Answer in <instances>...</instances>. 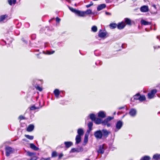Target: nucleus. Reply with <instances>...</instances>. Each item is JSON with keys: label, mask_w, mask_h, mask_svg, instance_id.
<instances>
[{"label": "nucleus", "mask_w": 160, "mask_h": 160, "mask_svg": "<svg viewBox=\"0 0 160 160\" xmlns=\"http://www.w3.org/2000/svg\"><path fill=\"white\" fill-rule=\"evenodd\" d=\"M24 136L26 138L30 140H33L34 138V137L33 136H30L28 135L25 134Z\"/></svg>", "instance_id": "nucleus-30"}, {"label": "nucleus", "mask_w": 160, "mask_h": 160, "mask_svg": "<svg viewBox=\"0 0 160 160\" xmlns=\"http://www.w3.org/2000/svg\"><path fill=\"white\" fill-rule=\"evenodd\" d=\"M83 149L82 147L73 148L71 150V152H79L83 151Z\"/></svg>", "instance_id": "nucleus-5"}, {"label": "nucleus", "mask_w": 160, "mask_h": 160, "mask_svg": "<svg viewBox=\"0 0 160 160\" xmlns=\"http://www.w3.org/2000/svg\"><path fill=\"white\" fill-rule=\"evenodd\" d=\"M68 7L69 9L70 10V7L69 6H68Z\"/></svg>", "instance_id": "nucleus-61"}, {"label": "nucleus", "mask_w": 160, "mask_h": 160, "mask_svg": "<svg viewBox=\"0 0 160 160\" xmlns=\"http://www.w3.org/2000/svg\"><path fill=\"white\" fill-rule=\"evenodd\" d=\"M17 0H8V2L9 4L12 5V4H15Z\"/></svg>", "instance_id": "nucleus-25"}, {"label": "nucleus", "mask_w": 160, "mask_h": 160, "mask_svg": "<svg viewBox=\"0 0 160 160\" xmlns=\"http://www.w3.org/2000/svg\"><path fill=\"white\" fill-rule=\"evenodd\" d=\"M98 36L100 38L104 39L107 38L108 36V35L106 32L103 31L100 29L98 32Z\"/></svg>", "instance_id": "nucleus-2"}, {"label": "nucleus", "mask_w": 160, "mask_h": 160, "mask_svg": "<svg viewBox=\"0 0 160 160\" xmlns=\"http://www.w3.org/2000/svg\"><path fill=\"white\" fill-rule=\"evenodd\" d=\"M106 7V5L105 4H102L99 5L97 7V10L98 11L101 10L105 8Z\"/></svg>", "instance_id": "nucleus-15"}, {"label": "nucleus", "mask_w": 160, "mask_h": 160, "mask_svg": "<svg viewBox=\"0 0 160 160\" xmlns=\"http://www.w3.org/2000/svg\"><path fill=\"white\" fill-rule=\"evenodd\" d=\"M129 113L131 116L132 117H134L136 115V110L134 109H132L130 110Z\"/></svg>", "instance_id": "nucleus-11"}, {"label": "nucleus", "mask_w": 160, "mask_h": 160, "mask_svg": "<svg viewBox=\"0 0 160 160\" xmlns=\"http://www.w3.org/2000/svg\"><path fill=\"white\" fill-rule=\"evenodd\" d=\"M56 19V22L58 23H59L61 21V19L58 17H57Z\"/></svg>", "instance_id": "nucleus-48"}, {"label": "nucleus", "mask_w": 160, "mask_h": 160, "mask_svg": "<svg viewBox=\"0 0 160 160\" xmlns=\"http://www.w3.org/2000/svg\"><path fill=\"white\" fill-rule=\"evenodd\" d=\"M8 17L7 15H1L0 17V22L3 21Z\"/></svg>", "instance_id": "nucleus-28"}, {"label": "nucleus", "mask_w": 160, "mask_h": 160, "mask_svg": "<svg viewBox=\"0 0 160 160\" xmlns=\"http://www.w3.org/2000/svg\"><path fill=\"white\" fill-rule=\"evenodd\" d=\"M105 13L107 15H111V13L108 12H106Z\"/></svg>", "instance_id": "nucleus-51"}, {"label": "nucleus", "mask_w": 160, "mask_h": 160, "mask_svg": "<svg viewBox=\"0 0 160 160\" xmlns=\"http://www.w3.org/2000/svg\"><path fill=\"white\" fill-rule=\"evenodd\" d=\"M126 24L123 22H122L121 23H119L117 25V27L119 29H122L124 28Z\"/></svg>", "instance_id": "nucleus-10"}, {"label": "nucleus", "mask_w": 160, "mask_h": 160, "mask_svg": "<svg viewBox=\"0 0 160 160\" xmlns=\"http://www.w3.org/2000/svg\"><path fill=\"white\" fill-rule=\"evenodd\" d=\"M150 158L148 156H145L141 158L140 160H150Z\"/></svg>", "instance_id": "nucleus-35"}, {"label": "nucleus", "mask_w": 160, "mask_h": 160, "mask_svg": "<svg viewBox=\"0 0 160 160\" xmlns=\"http://www.w3.org/2000/svg\"><path fill=\"white\" fill-rule=\"evenodd\" d=\"M94 121L96 124H99L102 123V120L99 118H96Z\"/></svg>", "instance_id": "nucleus-21"}, {"label": "nucleus", "mask_w": 160, "mask_h": 160, "mask_svg": "<svg viewBox=\"0 0 160 160\" xmlns=\"http://www.w3.org/2000/svg\"><path fill=\"white\" fill-rule=\"evenodd\" d=\"M160 155L158 154H155L153 156V158L156 160H158L160 159Z\"/></svg>", "instance_id": "nucleus-27"}, {"label": "nucleus", "mask_w": 160, "mask_h": 160, "mask_svg": "<svg viewBox=\"0 0 160 160\" xmlns=\"http://www.w3.org/2000/svg\"><path fill=\"white\" fill-rule=\"evenodd\" d=\"M122 108H123V107H120L119 108V109H122Z\"/></svg>", "instance_id": "nucleus-58"}, {"label": "nucleus", "mask_w": 160, "mask_h": 160, "mask_svg": "<svg viewBox=\"0 0 160 160\" xmlns=\"http://www.w3.org/2000/svg\"><path fill=\"white\" fill-rule=\"evenodd\" d=\"M34 126L32 124L29 125L27 129V131L29 132H32L34 128Z\"/></svg>", "instance_id": "nucleus-12"}, {"label": "nucleus", "mask_w": 160, "mask_h": 160, "mask_svg": "<svg viewBox=\"0 0 160 160\" xmlns=\"http://www.w3.org/2000/svg\"><path fill=\"white\" fill-rule=\"evenodd\" d=\"M157 38H158V36H157Z\"/></svg>", "instance_id": "nucleus-64"}, {"label": "nucleus", "mask_w": 160, "mask_h": 160, "mask_svg": "<svg viewBox=\"0 0 160 160\" xmlns=\"http://www.w3.org/2000/svg\"><path fill=\"white\" fill-rule=\"evenodd\" d=\"M113 119V117H108L106 119L109 122V121H111L112 119Z\"/></svg>", "instance_id": "nucleus-44"}, {"label": "nucleus", "mask_w": 160, "mask_h": 160, "mask_svg": "<svg viewBox=\"0 0 160 160\" xmlns=\"http://www.w3.org/2000/svg\"><path fill=\"white\" fill-rule=\"evenodd\" d=\"M65 147L68 148L70 147V142H64Z\"/></svg>", "instance_id": "nucleus-34"}, {"label": "nucleus", "mask_w": 160, "mask_h": 160, "mask_svg": "<svg viewBox=\"0 0 160 160\" xmlns=\"http://www.w3.org/2000/svg\"><path fill=\"white\" fill-rule=\"evenodd\" d=\"M94 134L95 137L97 139H101L102 136V132L100 130L95 132Z\"/></svg>", "instance_id": "nucleus-4"}, {"label": "nucleus", "mask_w": 160, "mask_h": 160, "mask_svg": "<svg viewBox=\"0 0 160 160\" xmlns=\"http://www.w3.org/2000/svg\"><path fill=\"white\" fill-rule=\"evenodd\" d=\"M78 135H79V136H82L84 134V131L83 130L82 128H79L78 130Z\"/></svg>", "instance_id": "nucleus-18"}, {"label": "nucleus", "mask_w": 160, "mask_h": 160, "mask_svg": "<svg viewBox=\"0 0 160 160\" xmlns=\"http://www.w3.org/2000/svg\"><path fill=\"white\" fill-rule=\"evenodd\" d=\"M157 92V90L156 89H154L152 90L150 92L151 93L153 94V95L155 96V94Z\"/></svg>", "instance_id": "nucleus-40"}, {"label": "nucleus", "mask_w": 160, "mask_h": 160, "mask_svg": "<svg viewBox=\"0 0 160 160\" xmlns=\"http://www.w3.org/2000/svg\"><path fill=\"white\" fill-rule=\"evenodd\" d=\"M54 93L55 96L58 98L60 94V92L58 89H56L54 91Z\"/></svg>", "instance_id": "nucleus-20"}, {"label": "nucleus", "mask_w": 160, "mask_h": 160, "mask_svg": "<svg viewBox=\"0 0 160 160\" xmlns=\"http://www.w3.org/2000/svg\"><path fill=\"white\" fill-rule=\"evenodd\" d=\"M140 11L142 12H146L149 11L148 7L144 5L142 7L140 8Z\"/></svg>", "instance_id": "nucleus-9"}, {"label": "nucleus", "mask_w": 160, "mask_h": 160, "mask_svg": "<svg viewBox=\"0 0 160 160\" xmlns=\"http://www.w3.org/2000/svg\"><path fill=\"white\" fill-rule=\"evenodd\" d=\"M19 118L21 120L24 119V117L22 115H20L19 117Z\"/></svg>", "instance_id": "nucleus-50"}, {"label": "nucleus", "mask_w": 160, "mask_h": 160, "mask_svg": "<svg viewBox=\"0 0 160 160\" xmlns=\"http://www.w3.org/2000/svg\"><path fill=\"white\" fill-rule=\"evenodd\" d=\"M52 19H51V20H49V22H50L52 20Z\"/></svg>", "instance_id": "nucleus-62"}, {"label": "nucleus", "mask_w": 160, "mask_h": 160, "mask_svg": "<svg viewBox=\"0 0 160 160\" xmlns=\"http://www.w3.org/2000/svg\"><path fill=\"white\" fill-rule=\"evenodd\" d=\"M57 156V153L55 151L53 152L52 154V157H55Z\"/></svg>", "instance_id": "nucleus-41"}, {"label": "nucleus", "mask_w": 160, "mask_h": 160, "mask_svg": "<svg viewBox=\"0 0 160 160\" xmlns=\"http://www.w3.org/2000/svg\"><path fill=\"white\" fill-rule=\"evenodd\" d=\"M123 125V123L121 121H118L116 124V126L113 129L115 132H117L119 130H120Z\"/></svg>", "instance_id": "nucleus-3"}, {"label": "nucleus", "mask_w": 160, "mask_h": 160, "mask_svg": "<svg viewBox=\"0 0 160 160\" xmlns=\"http://www.w3.org/2000/svg\"><path fill=\"white\" fill-rule=\"evenodd\" d=\"M22 40L23 42H26V41H25V40H24L23 38H22Z\"/></svg>", "instance_id": "nucleus-57"}, {"label": "nucleus", "mask_w": 160, "mask_h": 160, "mask_svg": "<svg viewBox=\"0 0 160 160\" xmlns=\"http://www.w3.org/2000/svg\"><path fill=\"white\" fill-rule=\"evenodd\" d=\"M30 110H35L36 109V108L34 106H32L30 107Z\"/></svg>", "instance_id": "nucleus-49"}, {"label": "nucleus", "mask_w": 160, "mask_h": 160, "mask_svg": "<svg viewBox=\"0 0 160 160\" xmlns=\"http://www.w3.org/2000/svg\"><path fill=\"white\" fill-rule=\"evenodd\" d=\"M139 98V100L140 102H142V101L145 100L146 99V97L144 95L141 96L140 95Z\"/></svg>", "instance_id": "nucleus-26"}, {"label": "nucleus", "mask_w": 160, "mask_h": 160, "mask_svg": "<svg viewBox=\"0 0 160 160\" xmlns=\"http://www.w3.org/2000/svg\"><path fill=\"white\" fill-rule=\"evenodd\" d=\"M92 31L93 32H96L98 30V28L96 26H93L91 28Z\"/></svg>", "instance_id": "nucleus-31"}, {"label": "nucleus", "mask_w": 160, "mask_h": 160, "mask_svg": "<svg viewBox=\"0 0 160 160\" xmlns=\"http://www.w3.org/2000/svg\"><path fill=\"white\" fill-rule=\"evenodd\" d=\"M77 14L80 17H84L85 16V14L84 11H82L78 10Z\"/></svg>", "instance_id": "nucleus-17"}, {"label": "nucleus", "mask_w": 160, "mask_h": 160, "mask_svg": "<svg viewBox=\"0 0 160 160\" xmlns=\"http://www.w3.org/2000/svg\"><path fill=\"white\" fill-rule=\"evenodd\" d=\"M110 27L112 29H114L117 27V25L116 23H111L110 24Z\"/></svg>", "instance_id": "nucleus-32"}, {"label": "nucleus", "mask_w": 160, "mask_h": 160, "mask_svg": "<svg viewBox=\"0 0 160 160\" xmlns=\"http://www.w3.org/2000/svg\"><path fill=\"white\" fill-rule=\"evenodd\" d=\"M22 140L25 142H27V140L26 139H23Z\"/></svg>", "instance_id": "nucleus-56"}, {"label": "nucleus", "mask_w": 160, "mask_h": 160, "mask_svg": "<svg viewBox=\"0 0 160 160\" xmlns=\"http://www.w3.org/2000/svg\"><path fill=\"white\" fill-rule=\"evenodd\" d=\"M93 3L92 2H91L90 3L86 5L87 8H89L93 5Z\"/></svg>", "instance_id": "nucleus-45"}, {"label": "nucleus", "mask_w": 160, "mask_h": 160, "mask_svg": "<svg viewBox=\"0 0 160 160\" xmlns=\"http://www.w3.org/2000/svg\"><path fill=\"white\" fill-rule=\"evenodd\" d=\"M101 131L102 132V136L105 137H107L110 133V131L105 129H103Z\"/></svg>", "instance_id": "nucleus-7"}, {"label": "nucleus", "mask_w": 160, "mask_h": 160, "mask_svg": "<svg viewBox=\"0 0 160 160\" xmlns=\"http://www.w3.org/2000/svg\"><path fill=\"white\" fill-rule=\"evenodd\" d=\"M106 125H107L108 127H110L111 126V124L110 123H108Z\"/></svg>", "instance_id": "nucleus-52"}, {"label": "nucleus", "mask_w": 160, "mask_h": 160, "mask_svg": "<svg viewBox=\"0 0 160 160\" xmlns=\"http://www.w3.org/2000/svg\"><path fill=\"white\" fill-rule=\"evenodd\" d=\"M37 84H35V82L34 81H33L32 82L33 85L35 87V88H36V89L39 91L40 92H41L42 90V89L37 84Z\"/></svg>", "instance_id": "nucleus-14"}, {"label": "nucleus", "mask_w": 160, "mask_h": 160, "mask_svg": "<svg viewBox=\"0 0 160 160\" xmlns=\"http://www.w3.org/2000/svg\"><path fill=\"white\" fill-rule=\"evenodd\" d=\"M108 121L105 119L102 122V124L103 125H106L108 123Z\"/></svg>", "instance_id": "nucleus-42"}, {"label": "nucleus", "mask_w": 160, "mask_h": 160, "mask_svg": "<svg viewBox=\"0 0 160 160\" xmlns=\"http://www.w3.org/2000/svg\"><path fill=\"white\" fill-rule=\"evenodd\" d=\"M30 148L34 150L38 151L39 149V148L33 143H30Z\"/></svg>", "instance_id": "nucleus-16"}, {"label": "nucleus", "mask_w": 160, "mask_h": 160, "mask_svg": "<svg viewBox=\"0 0 160 160\" xmlns=\"http://www.w3.org/2000/svg\"><path fill=\"white\" fill-rule=\"evenodd\" d=\"M70 143H71V146L72 144V143L71 142Z\"/></svg>", "instance_id": "nucleus-59"}, {"label": "nucleus", "mask_w": 160, "mask_h": 160, "mask_svg": "<svg viewBox=\"0 0 160 160\" xmlns=\"http://www.w3.org/2000/svg\"><path fill=\"white\" fill-rule=\"evenodd\" d=\"M86 160H90L89 159H86Z\"/></svg>", "instance_id": "nucleus-63"}, {"label": "nucleus", "mask_w": 160, "mask_h": 160, "mask_svg": "<svg viewBox=\"0 0 160 160\" xmlns=\"http://www.w3.org/2000/svg\"><path fill=\"white\" fill-rule=\"evenodd\" d=\"M98 116L99 118H104L106 117V114L104 111H100L98 113Z\"/></svg>", "instance_id": "nucleus-6"}, {"label": "nucleus", "mask_w": 160, "mask_h": 160, "mask_svg": "<svg viewBox=\"0 0 160 160\" xmlns=\"http://www.w3.org/2000/svg\"><path fill=\"white\" fill-rule=\"evenodd\" d=\"M27 154L29 156L32 157L36 155V153L28 151L27 152Z\"/></svg>", "instance_id": "nucleus-29"}, {"label": "nucleus", "mask_w": 160, "mask_h": 160, "mask_svg": "<svg viewBox=\"0 0 160 160\" xmlns=\"http://www.w3.org/2000/svg\"><path fill=\"white\" fill-rule=\"evenodd\" d=\"M154 97V96L153 94L149 92L148 93V98L149 99H151L153 98Z\"/></svg>", "instance_id": "nucleus-38"}, {"label": "nucleus", "mask_w": 160, "mask_h": 160, "mask_svg": "<svg viewBox=\"0 0 160 160\" xmlns=\"http://www.w3.org/2000/svg\"><path fill=\"white\" fill-rule=\"evenodd\" d=\"M63 156V154L62 153H61L59 154V158H60L62 157Z\"/></svg>", "instance_id": "nucleus-53"}, {"label": "nucleus", "mask_w": 160, "mask_h": 160, "mask_svg": "<svg viewBox=\"0 0 160 160\" xmlns=\"http://www.w3.org/2000/svg\"><path fill=\"white\" fill-rule=\"evenodd\" d=\"M54 52V51H52V52L47 51L46 54L50 55L53 54Z\"/></svg>", "instance_id": "nucleus-43"}, {"label": "nucleus", "mask_w": 160, "mask_h": 160, "mask_svg": "<svg viewBox=\"0 0 160 160\" xmlns=\"http://www.w3.org/2000/svg\"><path fill=\"white\" fill-rule=\"evenodd\" d=\"M37 157L36 156V155L32 157L30 159L31 160H37Z\"/></svg>", "instance_id": "nucleus-46"}, {"label": "nucleus", "mask_w": 160, "mask_h": 160, "mask_svg": "<svg viewBox=\"0 0 160 160\" xmlns=\"http://www.w3.org/2000/svg\"><path fill=\"white\" fill-rule=\"evenodd\" d=\"M140 94H137L134 95L133 97V99L135 100H139V97Z\"/></svg>", "instance_id": "nucleus-36"}, {"label": "nucleus", "mask_w": 160, "mask_h": 160, "mask_svg": "<svg viewBox=\"0 0 160 160\" xmlns=\"http://www.w3.org/2000/svg\"><path fill=\"white\" fill-rule=\"evenodd\" d=\"M63 147V145L62 144L61 146H58V148H62Z\"/></svg>", "instance_id": "nucleus-55"}, {"label": "nucleus", "mask_w": 160, "mask_h": 160, "mask_svg": "<svg viewBox=\"0 0 160 160\" xmlns=\"http://www.w3.org/2000/svg\"><path fill=\"white\" fill-rule=\"evenodd\" d=\"M66 1H67V2H69L70 1H69V0H66Z\"/></svg>", "instance_id": "nucleus-60"}, {"label": "nucleus", "mask_w": 160, "mask_h": 160, "mask_svg": "<svg viewBox=\"0 0 160 160\" xmlns=\"http://www.w3.org/2000/svg\"><path fill=\"white\" fill-rule=\"evenodd\" d=\"M88 127L89 129L87 130V132L89 133V132L92 130V128L93 126V123L92 122H90L88 124Z\"/></svg>", "instance_id": "nucleus-13"}, {"label": "nucleus", "mask_w": 160, "mask_h": 160, "mask_svg": "<svg viewBox=\"0 0 160 160\" xmlns=\"http://www.w3.org/2000/svg\"><path fill=\"white\" fill-rule=\"evenodd\" d=\"M125 22L127 24L130 25L131 24V20L128 18L125 19Z\"/></svg>", "instance_id": "nucleus-33"}, {"label": "nucleus", "mask_w": 160, "mask_h": 160, "mask_svg": "<svg viewBox=\"0 0 160 160\" xmlns=\"http://www.w3.org/2000/svg\"><path fill=\"white\" fill-rule=\"evenodd\" d=\"M152 6L153 7H154L156 9L157 8L155 4H152Z\"/></svg>", "instance_id": "nucleus-54"}, {"label": "nucleus", "mask_w": 160, "mask_h": 160, "mask_svg": "<svg viewBox=\"0 0 160 160\" xmlns=\"http://www.w3.org/2000/svg\"><path fill=\"white\" fill-rule=\"evenodd\" d=\"M81 136L79 135H77L76 138V144H78L81 141Z\"/></svg>", "instance_id": "nucleus-19"}, {"label": "nucleus", "mask_w": 160, "mask_h": 160, "mask_svg": "<svg viewBox=\"0 0 160 160\" xmlns=\"http://www.w3.org/2000/svg\"><path fill=\"white\" fill-rule=\"evenodd\" d=\"M71 11L73 12L74 13L77 14L78 13V10H77L75 9H74L72 8L71 7Z\"/></svg>", "instance_id": "nucleus-39"}, {"label": "nucleus", "mask_w": 160, "mask_h": 160, "mask_svg": "<svg viewBox=\"0 0 160 160\" xmlns=\"http://www.w3.org/2000/svg\"><path fill=\"white\" fill-rule=\"evenodd\" d=\"M50 160V158H42L40 159V160Z\"/></svg>", "instance_id": "nucleus-47"}, {"label": "nucleus", "mask_w": 160, "mask_h": 160, "mask_svg": "<svg viewBox=\"0 0 160 160\" xmlns=\"http://www.w3.org/2000/svg\"><path fill=\"white\" fill-rule=\"evenodd\" d=\"M88 135L86 134L85 135L84 140V144L83 145H85L87 143L88 141Z\"/></svg>", "instance_id": "nucleus-22"}, {"label": "nucleus", "mask_w": 160, "mask_h": 160, "mask_svg": "<svg viewBox=\"0 0 160 160\" xmlns=\"http://www.w3.org/2000/svg\"><path fill=\"white\" fill-rule=\"evenodd\" d=\"M6 155L7 157L9 156L14 151V149L9 146H7L5 147Z\"/></svg>", "instance_id": "nucleus-1"}, {"label": "nucleus", "mask_w": 160, "mask_h": 160, "mask_svg": "<svg viewBox=\"0 0 160 160\" xmlns=\"http://www.w3.org/2000/svg\"><path fill=\"white\" fill-rule=\"evenodd\" d=\"M141 24L144 25L150 24V23L144 20H142L141 21Z\"/></svg>", "instance_id": "nucleus-24"}, {"label": "nucleus", "mask_w": 160, "mask_h": 160, "mask_svg": "<svg viewBox=\"0 0 160 160\" xmlns=\"http://www.w3.org/2000/svg\"><path fill=\"white\" fill-rule=\"evenodd\" d=\"M89 116L90 118L93 121H94L96 118L95 115L93 113L90 114Z\"/></svg>", "instance_id": "nucleus-23"}, {"label": "nucleus", "mask_w": 160, "mask_h": 160, "mask_svg": "<svg viewBox=\"0 0 160 160\" xmlns=\"http://www.w3.org/2000/svg\"><path fill=\"white\" fill-rule=\"evenodd\" d=\"M105 148L104 145H100L99 147V149L98 151V152L101 154H102L104 152Z\"/></svg>", "instance_id": "nucleus-8"}, {"label": "nucleus", "mask_w": 160, "mask_h": 160, "mask_svg": "<svg viewBox=\"0 0 160 160\" xmlns=\"http://www.w3.org/2000/svg\"><path fill=\"white\" fill-rule=\"evenodd\" d=\"M85 15L86 14H89L91 13L92 10L90 9H88L86 11H84Z\"/></svg>", "instance_id": "nucleus-37"}]
</instances>
